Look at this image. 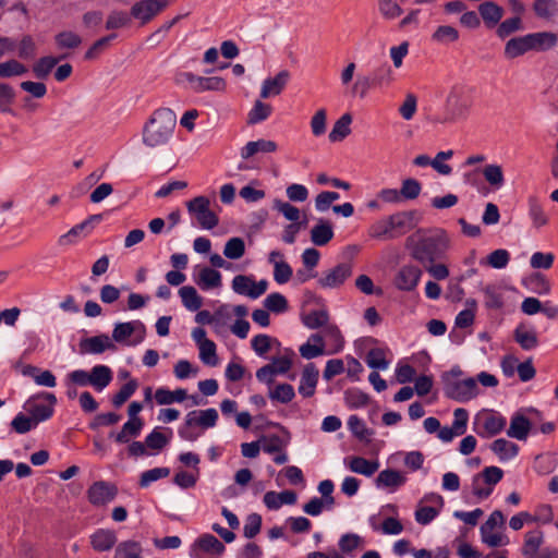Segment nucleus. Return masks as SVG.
<instances>
[{"label": "nucleus", "instance_id": "obj_15", "mask_svg": "<svg viewBox=\"0 0 558 558\" xmlns=\"http://www.w3.org/2000/svg\"><path fill=\"white\" fill-rule=\"evenodd\" d=\"M319 372L314 363H308L304 366L300 385L298 388L299 393L304 398L314 396L318 383Z\"/></svg>", "mask_w": 558, "mask_h": 558}, {"label": "nucleus", "instance_id": "obj_6", "mask_svg": "<svg viewBox=\"0 0 558 558\" xmlns=\"http://www.w3.org/2000/svg\"><path fill=\"white\" fill-rule=\"evenodd\" d=\"M179 84H187V87L194 93L222 92L226 89V81L219 76H198L192 72H181L175 78Z\"/></svg>", "mask_w": 558, "mask_h": 558}, {"label": "nucleus", "instance_id": "obj_4", "mask_svg": "<svg viewBox=\"0 0 558 558\" xmlns=\"http://www.w3.org/2000/svg\"><path fill=\"white\" fill-rule=\"evenodd\" d=\"M57 397L52 392L41 391L27 399L24 409L37 424L49 420L54 412Z\"/></svg>", "mask_w": 558, "mask_h": 558}, {"label": "nucleus", "instance_id": "obj_48", "mask_svg": "<svg viewBox=\"0 0 558 558\" xmlns=\"http://www.w3.org/2000/svg\"><path fill=\"white\" fill-rule=\"evenodd\" d=\"M295 397V391L290 384H278L272 390L269 391V398L280 403H289Z\"/></svg>", "mask_w": 558, "mask_h": 558}, {"label": "nucleus", "instance_id": "obj_26", "mask_svg": "<svg viewBox=\"0 0 558 558\" xmlns=\"http://www.w3.org/2000/svg\"><path fill=\"white\" fill-rule=\"evenodd\" d=\"M478 12L488 28L495 27L504 16V9L493 1L481 3Z\"/></svg>", "mask_w": 558, "mask_h": 558}, {"label": "nucleus", "instance_id": "obj_41", "mask_svg": "<svg viewBox=\"0 0 558 558\" xmlns=\"http://www.w3.org/2000/svg\"><path fill=\"white\" fill-rule=\"evenodd\" d=\"M526 287L534 293L546 295L550 292V282L545 275L541 272L533 274L526 280Z\"/></svg>", "mask_w": 558, "mask_h": 558}, {"label": "nucleus", "instance_id": "obj_7", "mask_svg": "<svg viewBox=\"0 0 558 558\" xmlns=\"http://www.w3.org/2000/svg\"><path fill=\"white\" fill-rule=\"evenodd\" d=\"M226 546L216 536L209 533L198 536L190 547L191 558H221Z\"/></svg>", "mask_w": 558, "mask_h": 558}, {"label": "nucleus", "instance_id": "obj_44", "mask_svg": "<svg viewBox=\"0 0 558 558\" xmlns=\"http://www.w3.org/2000/svg\"><path fill=\"white\" fill-rule=\"evenodd\" d=\"M16 93L14 88L4 82H0V112L12 113V105L15 101Z\"/></svg>", "mask_w": 558, "mask_h": 558}, {"label": "nucleus", "instance_id": "obj_37", "mask_svg": "<svg viewBox=\"0 0 558 558\" xmlns=\"http://www.w3.org/2000/svg\"><path fill=\"white\" fill-rule=\"evenodd\" d=\"M543 532L539 530L530 531L525 534L522 554L525 558H536L537 551L543 544Z\"/></svg>", "mask_w": 558, "mask_h": 558}, {"label": "nucleus", "instance_id": "obj_20", "mask_svg": "<svg viewBox=\"0 0 558 558\" xmlns=\"http://www.w3.org/2000/svg\"><path fill=\"white\" fill-rule=\"evenodd\" d=\"M89 538L93 549L99 553L109 551L117 543L116 532L108 529H97Z\"/></svg>", "mask_w": 558, "mask_h": 558}, {"label": "nucleus", "instance_id": "obj_35", "mask_svg": "<svg viewBox=\"0 0 558 558\" xmlns=\"http://www.w3.org/2000/svg\"><path fill=\"white\" fill-rule=\"evenodd\" d=\"M348 465L352 472L364 476H372L379 469L377 460H367L363 457H352Z\"/></svg>", "mask_w": 558, "mask_h": 558}, {"label": "nucleus", "instance_id": "obj_32", "mask_svg": "<svg viewBox=\"0 0 558 558\" xmlns=\"http://www.w3.org/2000/svg\"><path fill=\"white\" fill-rule=\"evenodd\" d=\"M144 426L143 420H128L119 433L111 435L118 444H128L131 438L140 436Z\"/></svg>", "mask_w": 558, "mask_h": 558}, {"label": "nucleus", "instance_id": "obj_53", "mask_svg": "<svg viewBox=\"0 0 558 558\" xmlns=\"http://www.w3.org/2000/svg\"><path fill=\"white\" fill-rule=\"evenodd\" d=\"M366 363L368 367L373 369L385 371L389 366V362L386 359V353L380 348L371 349L366 355Z\"/></svg>", "mask_w": 558, "mask_h": 558}, {"label": "nucleus", "instance_id": "obj_1", "mask_svg": "<svg viewBox=\"0 0 558 558\" xmlns=\"http://www.w3.org/2000/svg\"><path fill=\"white\" fill-rule=\"evenodd\" d=\"M450 239L444 229H418L405 240V248L423 266L446 258Z\"/></svg>", "mask_w": 558, "mask_h": 558}, {"label": "nucleus", "instance_id": "obj_24", "mask_svg": "<svg viewBox=\"0 0 558 558\" xmlns=\"http://www.w3.org/2000/svg\"><path fill=\"white\" fill-rule=\"evenodd\" d=\"M531 50L547 51L557 45L558 37L550 32H538L526 34Z\"/></svg>", "mask_w": 558, "mask_h": 558}, {"label": "nucleus", "instance_id": "obj_5", "mask_svg": "<svg viewBox=\"0 0 558 558\" xmlns=\"http://www.w3.org/2000/svg\"><path fill=\"white\" fill-rule=\"evenodd\" d=\"M146 336V327L143 322L135 319L125 323H117L112 330V341L129 347L142 343Z\"/></svg>", "mask_w": 558, "mask_h": 558}, {"label": "nucleus", "instance_id": "obj_46", "mask_svg": "<svg viewBox=\"0 0 558 558\" xmlns=\"http://www.w3.org/2000/svg\"><path fill=\"white\" fill-rule=\"evenodd\" d=\"M368 75L377 88L388 86L392 82V70L388 63L377 66Z\"/></svg>", "mask_w": 558, "mask_h": 558}, {"label": "nucleus", "instance_id": "obj_11", "mask_svg": "<svg viewBox=\"0 0 558 558\" xmlns=\"http://www.w3.org/2000/svg\"><path fill=\"white\" fill-rule=\"evenodd\" d=\"M167 7L166 0H140L131 8V16L142 25L149 23Z\"/></svg>", "mask_w": 558, "mask_h": 558}, {"label": "nucleus", "instance_id": "obj_36", "mask_svg": "<svg viewBox=\"0 0 558 558\" xmlns=\"http://www.w3.org/2000/svg\"><path fill=\"white\" fill-rule=\"evenodd\" d=\"M506 417L500 413L492 411L483 417V428L487 436L498 435L506 427Z\"/></svg>", "mask_w": 558, "mask_h": 558}, {"label": "nucleus", "instance_id": "obj_43", "mask_svg": "<svg viewBox=\"0 0 558 558\" xmlns=\"http://www.w3.org/2000/svg\"><path fill=\"white\" fill-rule=\"evenodd\" d=\"M27 68L15 59H10L0 63V78L22 76L27 73Z\"/></svg>", "mask_w": 558, "mask_h": 558}, {"label": "nucleus", "instance_id": "obj_2", "mask_svg": "<svg viewBox=\"0 0 558 558\" xmlns=\"http://www.w3.org/2000/svg\"><path fill=\"white\" fill-rule=\"evenodd\" d=\"M177 125V116L169 108H159L153 112L143 128V143L155 148L169 143Z\"/></svg>", "mask_w": 558, "mask_h": 558}, {"label": "nucleus", "instance_id": "obj_59", "mask_svg": "<svg viewBox=\"0 0 558 558\" xmlns=\"http://www.w3.org/2000/svg\"><path fill=\"white\" fill-rule=\"evenodd\" d=\"M466 304L470 305L471 308L462 310L454 319V324L459 328H468L474 323L476 301L468 300Z\"/></svg>", "mask_w": 558, "mask_h": 558}, {"label": "nucleus", "instance_id": "obj_33", "mask_svg": "<svg viewBox=\"0 0 558 558\" xmlns=\"http://www.w3.org/2000/svg\"><path fill=\"white\" fill-rule=\"evenodd\" d=\"M325 343L324 339L319 333H313L308 338L307 342L300 347L301 355L311 360L324 354Z\"/></svg>", "mask_w": 558, "mask_h": 558}, {"label": "nucleus", "instance_id": "obj_17", "mask_svg": "<svg viewBox=\"0 0 558 558\" xmlns=\"http://www.w3.org/2000/svg\"><path fill=\"white\" fill-rule=\"evenodd\" d=\"M453 156L452 150L439 151L434 159H430L427 155H418L414 158L413 163L417 167L432 166L438 173L442 175H449L452 172V168L439 159H450Z\"/></svg>", "mask_w": 558, "mask_h": 558}, {"label": "nucleus", "instance_id": "obj_16", "mask_svg": "<svg viewBox=\"0 0 558 558\" xmlns=\"http://www.w3.org/2000/svg\"><path fill=\"white\" fill-rule=\"evenodd\" d=\"M101 219L100 215L90 216L88 219L82 221L81 223L72 227L66 233L62 234L58 242L60 245H70L76 242L78 236H86L94 228L93 222L99 221Z\"/></svg>", "mask_w": 558, "mask_h": 558}, {"label": "nucleus", "instance_id": "obj_57", "mask_svg": "<svg viewBox=\"0 0 558 558\" xmlns=\"http://www.w3.org/2000/svg\"><path fill=\"white\" fill-rule=\"evenodd\" d=\"M481 477L482 482L486 483V486L494 490L495 485H497L504 477V471L498 466H486L481 473H477Z\"/></svg>", "mask_w": 558, "mask_h": 558}, {"label": "nucleus", "instance_id": "obj_14", "mask_svg": "<svg viewBox=\"0 0 558 558\" xmlns=\"http://www.w3.org/2000/svg\"><path fill=\"white\" fill-rule=\"evenodd\" d=\"M422 274V270L417 266L404 265L399 269L395 284L401 291H412L417 287Z\"/></svg>", "mask_w": 558, "mask_h": 558}, {"label": "nucleus", "instance_id": "obj_39", "mask_svg": "<svg viewBox=\"0 0 558 558\" xmlns=\"http://www.w3.org/2000/svg\"><path fill=\"white\" fill-rule=\"evenodd\" d=\"M179 295L181 298L183 306L191 312L198 311L203 305L202 296L192 286H184L180 288Z\"/></svg>", "mask_w": 558, "mask_h": 558}, {"label": "nucleus", "instance_id": "obj_49", "mask_svg": "<svg viewBox=\"0 0 558 558\" xmlns=\"http://www.w3.org/2000/svg\"><path fill=\"white\" fill-rule=\"evenodd\" d=\"M482 174L492 186L500 189L504 185L505 178L500 166L494 163L486 165L482 170Z\"/></svg>", "mask_w": 558, "mask_h": 558}, {"label": "nucleus", "instance_id": "obj_62", "mask_svg": "<svg viewBox=\"0 0 558 558\" xmlns=\"http://www.w3.org/2000/svg\"><path fill=\"white\" fill-rule=\"evenodd\" d=\"M485 306L489 310H500L504 306L502 294L494 286L484 289Z\"/></svg>", "mask_w": 558, "mask_h": 558}, {"label": "nucleus", "instance_id": "obj_22", "mask_svg": "<svg viewBox=\"0 0 558 558\" xmlns=\"http://www.w3.org/2000/svg\"><path fill=\"white\" fill-rule=\"evenodd\" d=\"M218 421V412L214 408L201 411H191L187 413V424L197 425L203 428H211L216 426Z\"/></svg>", "mask_w": 558, "mask_h": 558}, {"label": "nucleus", "instance_id": "obj_21", "mask_svg": "<svg viewBox=\"0 0 558 558\" xmlns=\"http://www.w3.org/2000/svg\"><path fill=\"white\" fill-rule=\"evenodd\" d=\"M466 110L465 104L459 97L449 96L446 104V111L437 121L440 123L453 122L465 117Z\"/></svg>", "mask_w": 558, "mask_h": 558}, {"label": "nucleus", "instance_id": "obj_38", "mask_svg": "<svg viewBox=\"0 0 558 558\" xmlns=\"http://www.w3.org/2000/svg\"><path fill=\"white\" fill-rule=\"evenodd\" d=\"M352 122V117L349 113L342 114L333 124L332 130L330 131L328 137L332 143L343 141L350 133L351 128L350 124Z\"/></svg>", "mask_w": 558, "mask_h": 558}, {"label": "nucleus", "instance_id": "obj_63", "mask_svg": "<svg viewBox=\"0 0 558 558\" xmlns=\"http://www.w3.org/2000/svg\"><path fill=\"white\" fill-rule=\"evenodd\" d=\"M38 424L35 422V420L32 417V415L26 416L23 413H19L15 415V417L11 422L12 428L17 434H26L29 430H32L34 427H36Z\"/></svg>", "mask_w": 558, "mask_h": 558}, {"label": "nucleus", "instance_id": "obj_50", "mask_svg": "<svg viewBox=\"0 0 558 558\" xmlns=\"http://www.w3.org/2000/svg\"><path fill=\"white\" fill-rule=\"evenodd\" d=\"M245 253V243L242 238L234 236L226 242L223 255L229 259H239Z\"/></svg>", "mask_w": 558, "mask_h": 558}, {"label": "nucleus", "instance_id": "obj_10", "mask_svg": "<svg viewBox=\"0 0 558 558\" xmlns=\"http://www.w3.org/2000/svg\"><path fill=\"white\" fill-rule=\"evenodd\" d=\"M268 281L262 279L256 282L252 276L238 275L232 279V290L240 295L256 300L268 289Z\"/></svg>", "mask_w": 558, "mask_h": 558}, {"label": "nucleus", "instance_id": "obj_18", "mask_svg": "<svg viewBox=\"0 0 558 558\" xmlns=\"http://www.w3.org/2000/svg\"><path fill=\"white\" fill-rule=\"evenodd\" d=\"M290 78V73L287 70H282L277 73L274 77H267L262 85L260 97L269 98L270 96L279 95L286 85L288 84Z\"/></svg>", "mask_w": 558, "mask_h": 558}, {"label": "nucleus", "instance_id": "obj_51", "mask_svg": "<svg viewBox=\"0 0 558 558\" xmlns=\"http://www.w3.org/2000/svg\"><path fill=\"white\" fill-rule=\"evenodd\" d=\"M170 474V469L169 468H166V466H162V468H154V469H150V470H147V471H144L142 474H141V477H140V486L142 488H146L148 487L151 483L158 481V480H161V478H165V477H168Z\"/></svg>", "mask_w": 558, "mask_h": 558}, {"label": "nucleus", "instance_id": "obj_60", "mask_svg": "<svg viewBox=\"0 0 558 558\" xmlns=\"http://www.w3.org/2000/svg\"><path fill=\"white\" fill-rule=\"evenodd\" d=\"M347 405L352 409H360L367 405L368 396L359 389H349L344 393Z\"/></svg>", "mask_w": 558, "mask_h": 558}, {"label": "nucleus", "instance_id": "obj_8", "mask_svg": "<svg viewBox=\"0 0 558 558\" xmlns=\"http://www.w3.org/2000/svg\"><path fill=\"white\" fill-rule=\"evenodd\" d=\"M444 393L451 400L464 403L478 395V387L472 377L463 380H448L445 383Z\"/></svg>", "mask_w": 558, "mask_h": 558}, {"label": "nucleus", "instance_id": "obj_55", "mask_svg": "<svg viewBox=\"0 0 558 558\" xmlns=\"http://www.w3.org/2000/svg\"><path fill=\"white\" fill-rule=\"evenodd\" d=\"M533 10L537 17L549 20L557 12V4L555 0H535Z\"/></svg>", "mask_w": 558, "mask_h": 558}, {"label": "nucleus", "instance_id": "obj_45", "mask_svg": "<svg viewBox=\"0 0 558 558\" xmlns=\"http://www.w3.org/2000/svg\"><path fill=\"white\" fill-rule=\"evenodd\" d=\"M114 558H143L140 543L135 541L120 543L116 548Z\"/></svg>", "mask_w": 558, "mask_h": 558}, {"label": "nucleus", "instance_id": "obj_23", "mask_svg": "<svg viewBox=\"0 0 558 558\" xmlns=\"http://www.w3.org/2000/svg\"><path fill=\"white\" fill-rule=\"evenodd\" d=\"M532 424L530 420L523 414L515 413L510 420V426L507 430V435L518 440H526Z\"/></svg>", "mask_w": 558, "mask_h": 558}, {"label": "nucleus", "instance_id": "obj_28", "mask_svg": "<svg viewBox=\"0 0 558 558\" xmlns=\"http://www.w3.org/2000/svg\"><path fill=\"white\" fill-rule=\"evenodd\" d=\"M277 150V143L271 140L251 141L241 149V157L248 159L258 153H274Z\"/></svg>", "mask_w": 558, "mask_h": 558}, {"label": "nucleus", "instance_id": "obj_25", "mask_svg": "<svg viewBox=\"0 0 558 558\" xmlns=\"http://www.w3.org/2000/svg\"><path fill=\"white\" fill-rule=\"evenodd\" d=\"M90 386L98 392L102 391L112 380L113 374L107 365H95L89 372Z\"/></svg>", "mask_w": 558, "mask_h": 558}, {"label": "nucleus", "instance_id": "obj_61", "mask_svg": "<svg viewBox=\"0 0 558 558\" xmlns=\"http://www.w3.org/2000/svg\"><path fill=\"white\" fill-rule=\"evenodd\" d=\"M56 44L61 49H74L82 43V38L73 32H61L54 37Z\"/></svg>", "mask_w": 558, "mask_h": 558}, {"label": "nucleus", "instance_id": "obj_30", "mask_svg": "<svg viewBox=\"0 0 558 558\" xmlns=\"http://www.w3.org/2000/svg\"><path fill=\"white\" fill-rule=\"evenodd\" d=\"M492 451L499 458L501 462L509 461L518 456L519 446L505 438H498L490 445Z\"/></svg>", "mask_w": 558, "mask_h": 558}, {"label": "nucleus", "instance_id": "obj_31", "mask_svg": "<svg viewBox=\"0 0 558 558\" xmlns=\"http://www.w3.org/2000/svg\"><path fill=\"white\" fill-rule=\"evenodd\" d=\"M195 282L204 291L218 288L221 286V274L214 268L205 266L201 268Z\"/></svg>", "mask_w": 558, "mask_h": 558}, {"label": "nucleus", "instance_id": "obj_58", "mask_svg": "<svg viewBox=\"0 0 558 558\" xmlns=\"http://www.w3.org/2000/svg\"><path fill=\"white\" fill-rule=\"evenodd\" d=\"M136 389L137 381L135 379L129 380L128 383L122 385L120 390L112 397V404L116 408H120L128 399H130L133 396Z\"/></svg>", "mask_w": 558, "mask_h": 558}, {"label": "nucleus", "instance_id": "obj_29", "mask_svg": "<svg viewBox=\"0 0 558 558\" xmlns=\"http://www.w3.org/2000/svg\"><path fill=\"white\" fill-rule=\"evenodd\" d=\"M333 229L329 221L319 219L311 230V241L317 246H324L333 238Z\"/></svg>", "mask_w": 558, "mask_h": 558}, {"label": "nucleus", "instance_id": "obj_47", "mask_svg": "<svg viewBox=\"0 0 558 558\" xmlns=\"http://www.w3.org/2000/svg\"><path fill=\"white\" fill-rule=\"evenodd\" d=\"M348 428L360 440H366L373 434L365 422L357 415L349 416Z\"/></svg>", "mask_w": 558, "mask_h": 558}, {"label": "nucleus", "instance_id": "obj_9", "mask_svg": "<svg viewBox=\"0 0 558 558\" xmlns=\"http://www.w3.org/2000/svg\"><path fill=\"white\" fill-rule=\"evenodd\" d=\"M352 263H340L335 267L323 271L322 276L317 279V286L322 289H337L352 276Z\"/></svg>", "mask_w": 558, "mask_h": 558}, {"label": "nucleus", "instance_id": "obj_13", "mask_svg": "<svg viewBox=\"0 0 558 558\" xmlns=\"http://www.w3.org/2000/svg\"><path fill=\"white\" fill-rule=\"evenodd\" d=\"M118 493V488L116 485L105 482L98 481L95 482L87 490V497L92 505L94 506H104L110 501H112Z\"/></svg>", "mask_w": 558, "mask_h": 558}, {"label": "nucleus", "instance_id": "obj_27", "mask_svg": "<svg viewBox=\"0 0 558 558\" xmlns=\"http://www.w3.org/2000/svg\"><path fill=\"white\" fill-rule=\"evenodd\" d=\"M515 342L525 351L533 350L538 345L537 333L533 328L519 325L513 332Z\"/></svg>", "mask_w": 558, "mask_h": 558}, {"label": "nucleus", "instance_id": "obj_54", "mask_svg": "<svg viewBox=\"0 0 558 558\" xmlns=\"http://www.w3.org/2000/svg\"><path fill=\"white\" fill-rule=\"evenodd\" d=\"M432 39L440 44L453 43L459 39V32L453 26L441 25L436 28Z\"/></svg>", "mask_w": 558, "mask_h": 558}, {"label": "nucleus", "instance_id": "obj_42", "mask_svg": "<svg viewBox=\"0 0 558 558\" xmlns=\"http://www.w3.org/2000/svg\"><path fill=\"white\" fill-rule=\"evenodd\" d=\"M263 304L268 312L276 314L284 313L288 310V301L286 296L279 292L268 294L263 301Z\"/></svg>", "mask_w": 558, "mask_h": 558}, {"label": "nucleus", "instance_id": "obj_34", "mask_svg": "<svg viewBox=\"0 0 558 558\" xmlns=\"http://www.w3.org/2000/svg\"><path fill=\"white\" fill-rule=\"evenodd\" d=\"M531 51L527 35L513 37L506 43L505 56L508 59H514Z\"/></svg>", "mask_w": 558, "mask_h": 558}, {"label": "nucleus", "instance_id": "obj_64", "mask_svg": "<svg viewBox=\"0 0 558 558\" xmlns=\"http://www.w3.org/2000/svg\"><path fill=\"white\" fill-rule=\"evenodd\" d=\"M338 545L342 553L350 554L363 545V538L355 533H347L340 537Z\"/></svg>", "mask_w": 558, "mask_h": 558}, {"label": "nucleus", "instance_id": "obj_52", "mask_svg": "<svg viewBox=\"0 0 558 558\" xmlns=\"http://www.w3.org/2000/svg\"><path fill=\"white\" fill-rule=\"evenodd\" d=\"M272 108L270 105L257 100L251 111L248 112V123L256 124L265 121L271 114Z\"/></svg>", "mask_w": 558, "mask_h": 558}, {"label": "nucleus", "instance_id": "obj_56", "mask_svg": "<svg viewBox=\"0 0 558 558\" xmlns=\"http://www.w3.org/2000/svg\"><path fill=\"white\" fill-rule=\"evenodd\" d=\"M529 215L532 219L533 226L536 228L543 227L547 223V216L536 198L529 199Z\"/></svg>", "mask_w": 558, "mask_h": 558}, {"label": "nucleus", "instance_id": "obj_19", "mask_svg": "<svg viewBox=\"0 0 558 558\" xmlns=\"http://www.w3.org/2000/svg\"><path fill=\"white\" fill-rule=\"evenodd\" d=\"M405 483L407 476L400 471L392 469L383 470L376 477V486L378 488H390V492H396Z\"/></svg>", "mask_w": 558, "mask_h": 558}, {"label": "nucleus", "instance_id": "obj_3", "mask_svg": "<svg viewBox=\"0 0 558 558\" xmlns=\"http://www.w3.org/2000/svg\"><path fill=\"white\" fill-rule=\"evenodd\" d=\"M415 210L398 211L375 221L368 229V235L376 240L398 239L415 227Z\"/></svg>", "mask_w": 558, "mask_h": 558}, {"label": "nucleus", "instance_id": "obj_40", "mask_svg": "<svg viewBox=\"0 0 558 558\" xmlns=\"http://www.w3.org/2000/svg\"><path fill=\"white\" fill-rule=\"evenodd\" d=\"M65 56H62L60 58L56 57H41L33 66V72L37 78H46L52 69L59 63L61 59H63Z\"/></svg>", "mask_w": 558, "mask_h": 558}, {"label": "nucleus", "instance_id": "obj_12", "mask_svg": "<svg viewBox=\"0 0 558 558\" xmlns=\"http://www.w3.org/2000/svg\"><path fill=\"white\" fill-rule=\"evenodd\" d=\"M117 347L107 333L82 338L78 343L81 355L102 354L105 351H116Z\"/></svg>", "mask_w": 558, "mask_h": 558}]
</instances>
